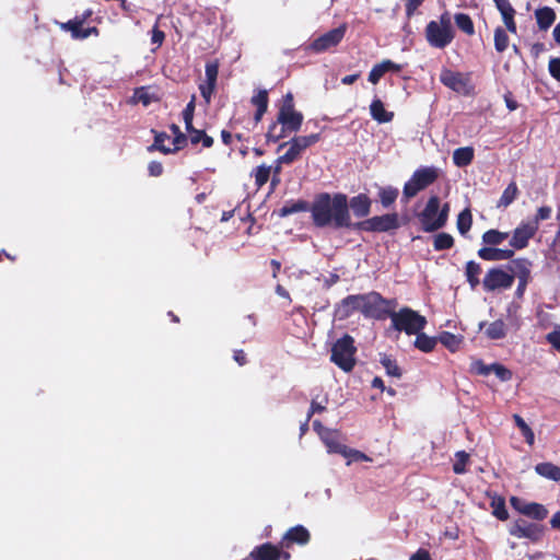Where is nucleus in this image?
I'll return each instance as SVG.
<instances>
[{
	"label": "nucleus",
	"instance_id": "26",
	"mask_svg": "<svg viewBox=\"0 0 560 560\" xmlns=\"http://www.w3.org/2000/svg\"><path fill=\"white\" fill-rule=\"evenodd\" d=\"M65 30L71 32L73 38H86L91 35H97L98 31L96 27H90L86 30L82 28V22H68L62 25Z\"/></svg>",
	"mask_w": 560,
	"mask_h": 560
},
{
	"label": "nucleus",
	"instance_id": "6",
	"mask_svg": "<svg viewBox=\"0 0 560 560\" xmlns=\"http://www.w3.org/2000/svg\"><path fill=\"white\" fill-rule=\"evenodd\" d=\"M439 176L435 167H422L417 170L404 186V196L409 199L420 190L431 185Z\"/></svg>",
	"mask_w": 560,
	"mask_h": 560
},
{
	"label": "nucleus",
	"instance_id": "37",
	"mask_svg": "<svg viewBox=\"0 0 560 560\" xmlns=\"http://www.w3.org/2000/svg\"><path fill=\"white\" fill-rule=\"evenodd\" d=\"M416 340H415V346L423 351V352H430L434 349L435 345H436V339L433 338V337H430L425 334H421L418 332V335H416Z\"/></svg>",
	"mask_w": 560,
	"mask_h": 560
},
{
	"label": "nucleus",
	"instance_id": "53",
	"mask_svg": "<svg viewBox=\"0 0 560 560\" xmlns=\"http://www.w3.org/2000/svg\"><path fill=\"white\" fill-rule=\"evenodd\" d=\"M328 398L326 395H317L313 398L311 404V413L322 412L326 409Z\"/></svg>",
	"mask_w": 560,
	"mask_h": 560
},
{
	"label": "nucleus",
	"instance_id": "9",
	"mask_svg": "<svg viewBox=\"0 0 560 560\" xmlns=\"http://www.w3.org/2000/svg\"><path fill=\"white\" fill-rule=\"evenodd\" d=\"M514 276L502 268L489 269L482 280L483 289L488 292L503 291L513 285Z\"/></svg>",
	"mask_w": 560,
	"mask_h": 560
},
{
	"label": "nucleus",
	"instance_id": "38",
	"mask_svg": "<svg viewBox=\"0 0 560 560\" xmlns=\"http://www.w3.org/2000/svg\"><path fill=\"white\" fill-rule=\"evenodd\" d=\"M454 21L457 27L466 33L467 35H472L475 33V27L471 19L465 13H457L454 16Z\"/></svg>",
	"mask_w": 560,
	"mask_h": 560
},
{
	"label": "nucleus",
	"instance_id": "15",
	"mask_svg": "<svg viewBox=\"0 0 560 560\" xmlns=\"http://www.w3.org/2000/svg\"><path fill=\"white\" fill-rule=\"evenodd\" d=\"M364 230L385 232L398 228L397 214H384L381 217H374L362 224Z\"/></svg>",
	"mask_w": 560,
	"mask_h": 560
},
{
	"label": "nucleus",
	"instance_id": "56",
	"mask_svg": "<svg viewBox=\"0 0 560 560\" xmlns=\"http://www.w3.org/2000/svg\"><path fill=\"white\" fill-rule=\"evenodd\" d=\"M547 340L557 349L560 350V327H556L547 335Z\"/></svg>",
	"mask_w": 560,
	"mask_h": 560
},
{
	"label": "nucleus",
	"instance_id": "16",
	"mask_svg": "<svg viewBox=\"0 0 560 560\" xmlns=\"http://www.w3.org/2000/svg\"><path fill=\"white\" fill-rule=\"evenodd\" d=\"M440 200L438 197H431L422 212V224L425 231H434L441 226H435L440 220Z\"/></svg>",
	"mask_w": 560,
	"mask_h": 560
},
{
	"label": "nucleus",
	"instance_id": "57",
	"mask_svg": "<svg viewBox=\"0 0 560 560\" xmlns=\"http://www.w3.org/2000/svg\"><path fill=\"white\" fill-rule=\"evenodd\" d=\"M550 74L556 78L557 80H560V59L559 58H552L549 61L548 65Z\"/></svg>",
	"mask_w": 560,
	"mask_h": 560
},
{
	"label": "nucleus",
	"instance_id": "49",
	"mask_svg": "<svg viewBox=\"0 0 560 560\" xmlns=\"http://www.w3.org/2000/svg\"><path fill=\"white\" fill-rule=\"evenodd\" d=\"M452 245L453 237L450 234L441 233L434 237V248L436 250L450 248Z\"/></svg>",
	"mask_w": 560,
	"mask_h": 560
},
{
	"label": "nucleus",
	"instance_id": "25",
	"mask_svg": "<svg viewBox=\"0 0 560 560\" xmlns=\"http://www.w3.org/2000/svg\"><path fill=\"white\" fill-rule=\"evenodd\" d=\"M166 140H170V137L166 136L165 133L158 135L155 137L154 144L151 147V149H156V150L167 154V153H172V152L177 151L179 149V147H180V143L183 142V139L177 137L172 142L173 147H166L165 145V141Z\"/></svg>",
	"mask_w": 560,
	"mask_h": 560
},
{
	"label": "nucleus",
	"instance_id": "40",
	"mask_svg": "<svg viewBox=\"0 0 560 560\" xmlns=\"http://www.w3.org/2000/svg\"><path fill=\"white\" fill-rule=\"evenodd\" d=\"M508 233L489 230L482 235V241L489 245H500L508 238Z\"/></svg>",
	"mask_w": 560,
	"mask_h": 560
},
{
	"label": "nucleus",
	"instance_id": "2",
	"mask_svg": "<svg viewBox=\"0 0 560 560\" xmlns=\"http://www.w3.org/2000/svg\"><path fill=\"white\" fill-rule=\"evenodd\" d=\"M302 121L303 115L295 110L293 96L291 93H288L279 109L277 121L269 128L268 138L272 141H278L285 137L288 132H296L300 130Z\"/></svg>",
	"mask_w": 560,
	"mask_h": 560
},
{
	"label": "nucleus",
	"instance_id": "12",
	"mask_svg": "<svg viewBox=\"0 0 560 560\" xmlns=\"http://www.w3.org/2000/svg\"><path fill=\"white\" fill-rule=\"evenodd\" d=\"M346 31V24H342L337 28L330 30L329 32L316 38L312 43L311 48L316 52H323L325 50H328L337 46L342 40Z\"/></svg>",
	"mask_w": 560,
	"mask_h": 560
},
{
	"label": "nucleus",
	"instance_id": "28",
	"mask_svg": "<svg viewBox=\"0 0 560 560\" xmlns=\"http://www.w3.org/2000/svg\"><path fill=\"white\" fill-rule=\"evenodd\" d=\"M510 273H513L514 278L518 280H528L529 277V261L526 259H515L510 266Z\"/></svg>",
	"mask_w": 560,
	"mask_h": 560
},
{
	"label": "nucleus",
	"instance_id": "24",
	"mask_svg": "<svg viewBox=\"0 0 560 560\" xmlns=\"http://www.w3.org/2000/svg\"><path fill=\"white\" fill-rule=\"evenodd\" d=\"M370 113L373 119L378 122H388L393 119L394 114L385 109L381 100L376 98L370 105Z\"/></svg>",
	"mask_w": 560,
	"mask_h": 560
},
{
	"label": "nucleus",
	"instance_id": "39",
	"mask_svg": "<svg viewBox=\"0 0 560 560\" xmlns=\"http://www.w3.org/2000/svg\"><path fill=\"white\" fill-rule=\"evenodd\" d=\"M509 36L502 27L494 30V47L498 52H503L509 47Z\"/></svg>",
	"mask_w": 560,
	"mask_h": 560
},
{
	"label": "nucleus",
	"instance_id": "7",
	"mask_svg": "<svg viewBox=\"0 0 560 560\" xmlns=\"http://www.w3.org/2000/svg\"><path fill=\"white\" fill-rule=\"evenodd\" d=\"M314 431L325 445L328 454H341L345 447V438L339 430L324 427L319 421L313 422Z\"/></svg>",
	"mask_w": 560,
	"mask_h": 560
},
{
	"label": "nucleus",
	"instance_id": "55",
	"mask_svg": "<svg viewBox=\"0 0 560 560\" xmlns=\"http://www.w3.org/2000/svg\"><path fill=\"white\" fill-rule=\"evenodd\" d=\"M305 207H304V203L302 202H294V203H291V205H287L284 207H282L280 210H279V215L280 217H287L291 213H294V212H298L300 210H304Z\"/></svg>",
	"mask_w": 560,
	"mask_h": 560
},
{
	"label": "nucleus",
	"instance_id": "19",
	"mask_svg": "<svg viewBox=\"0 0 560 560\" xmlns=\"http://www.w3.org/2000/svg\"><path fill=\"white\" fill-rule=\"evenodd\" d=\"M281 556L279 549L270 544L257 547L250 552V557L254 560H279Z\"/></svg>",
	"mask_w": 560,
	"mask_h": 560
},
{
	"label": "nucleus",
	"instance_id": "58",
	"mask_svg": "<svg viewBox=\"0 0 560 560\" xmlns=\"http://www.w3.org/2000/svg\"><path fill=\"white\" fill-rule=\"evenodd\" d=\"M164 37L165 36L162 31L158 30L156 27L153 28L151 37L153 44H155L158 47L161 46L164 40Z\"/></svg>",
	"mask_w": 560,
	"mask_h": 560
},
{
	"label": "nucleus",
	"instance_id": "22",
	"mask_svg": "<svg viewBox=\"0 0 560 560\" xmlns=\"http://www.w3.org/2000/svg\"><path fill=\"white\" fill-rule=\"evenodd\" d=\"M535 16L539 28L544 31L548 30L556 20V13L553 9L549 7L537 9L535 11Z\"/></svg>",
	"mask_w": 560,
	"mask_h": 560
},
{
	"label": "nucleus",
	"instance_id": "36",
	"mask_svg": "<svg viewBox=\"0 0 560 560\" xmlns=\"http://www.w3.org/2000/svg\"><path fill=\"white\" fill-rule=\"evenodd\" d=\"M486 335L491 339H500L505 336L506 327L504 322L495 320L490 323L485 330Z\"/></svg>",
	"mask_w": 560,
	"mask_h": 560
},
{
	"label": "nucleus",
	"instance_id": "30",
	"mask_svg": "<svg viewBox=\"0 0 560 560\" xmlns=\"http://www.w3.org/2000/svg\"><path fill=\"white\" fill-rule=\"evenodd\" d=\"M346 459V465L350 466L353 463L359 462H372V458L364 454L363 452L349 447L348 445L345 447L342 453L340 454Z\"/></svg>",
	"mask_w": 560,
	"mask_h": 560
},
{
	"label": "nucleus",
	"instance_id": "64",
	"mask_svg": "<svg viewBox=\"0 0 560 560\" xmlns=\"http://www.w3.org/2000/svg\"><path fill=\"white\" fill-rule=\"evenodd\" d=\"M550 525L553 528L560 529V511L552 515V517L550 520Z\"/></svg>",
	"mask_w": 560,
	"mask_h": 560
},
{
	"label": "nucleus",
	"instance_id": "20",
	"mask_svg": "<svg viewBox=\"0 0 560 560\" xmlns=\"http://www.w3.org/2000/svg\"><path fill=\"white\" fill-rule=\"evenodd\" d=\"M349 207L355 217L363 218L370 213L371 201L365 195H359L351 199Z\"/></svg>",
	"mask_w": 560,
	"mask_h": 560
},
{
	"label": "nucleus",
	"instance_id": "4",
	"mask_svg": "<svg viewBox=\"0 0 560 560\" xmlns=\"http://www.w3.org/2000/svg\"><path fill=\"white\" fill-rule=\"evenodd\" d=\"M390 319L396 330L405 331L407 335H418L427 324L424 316L408 307L393 312Z\"/></svg>",
	"mask_w": 560,
	"mask_h": 560
},
{
	"label": "nucleus",
	"instance_id": "33",
	"mask_svg": "<svg viewBox=\"0 0 560 560\" xmlns=\"http://www.w3.org/2000/svg\"><path fill=\"white\" fill-rule=\"evenodd\" d=\"M481 272L480 265L475 261H468L466 265V279L470 285L471 289H476V287L479 284V275Z\"/></svg>",
	"mask_w": 560,
	"mask_h": 560
},
{
	"label": "nucleus",
	"instance_id": "51",
	"mask_svg": "<svg viewBox=\"0 0 560 560\" xmlns=\"http://www.w3.org/2000/svg\"><path fill=\"white\" fill-rule=\"evenodd\" d=\"M551 214H552L551 207L542 206V207H539L537 209L535 217L532 220H528V221L529 222H536L537 223V229H539V223L541 221L550 219Z\"/></svg>",
	"mask_w": 560,
	"mask_h": 560
},
{
	"label": "nucleus",
	"instance_id": "35",
	"mask_svg": "<svg viewBox=\"0 0 560 560\" xmlns=\"http://www.w3.org/2000/svg\"><path fill=\"white\" fill-rule=\"evenodd\" d=\"M253 104L257 107L255 115L256 120H260L268 106V94L267 91L261 90L252 98Z\"/></svg>",
	"mask_w": 560,
	"mask_h": 560
},
{
	"label": "nucleus",
	"instance_id": "63",
	"mask_svg": "<svg viewBox=\"0 0 560 560\" xmlns=\"http://www.w3.org/2000/svg\"><path fill=\"white\" fill-rule=\"evenodd\" d=\"M499 12L513 8L509 0H493Z\"/></svg>",
	"mask_w": 560,
	"mask_h": 560
},
{
	"label": "nucleus",
	"instance_id": "34",
	"mask_svg": "<svg viewBox=\"0 0 560 560\" xmlns=\"http://www.w3.org/2000/svg\"><path fill=\"white\" fill-rule=\"evenodd\" d=\"M440 342L452 352H455L459 349L463 338L460 336H456L448 331H444L439 337Z\"/></svg>",
	"mask_w": 560,
	"mask_h": 560
},
{
	"label": "nucleus",
	"instance_id": "5",
	"mask_svg": "<svg viewBox=\"0 0 560 560\" xmlns=\"http://www.w3.org/2000/svg\"><path fill=\"white\" fill-rule=\"evenodd\" d=\"M354 352L353 339L350 336H345L334 345L331 360L340 369L348 372L354 365Z\"/></svg>",
	"mask_w": 560,
	"mask_h": 560
},
{
	"label": "nucleus",
	"instance_id": "48",
	"mask_svg": "<svg viewBox=\"0 0 560 560\" xmlns=\"http://www.w3.org/2000/svg\"><path fill=\"white\" fill-rule=\"evenodd\" d=\"M469 460V455L464 452H457L455 454V463L453 465V470L455 474H464L466 471L465 467Z\"/></svg>",
	"mask_w": 560,
	"mask_h": 560
},
{
	"label": "nucleus",
	"instance_id": "52",
	"mask_svg": "<svg viewBox=\"0 0 560 560\" xmlns=\"http://www.w3.org/2000/svg\"><path fill=\"white\" fill-rule=\"evenodd\" d=\"M132 101L135 103H142L144 106H148L152 101V95L145 88H140L135 91Z\"/></svg>",
	"mask_w": 560,
	"mask_h": 560
},
{
	"label": "nucleus",
	"instance_id": "62",
	"mask_svg": "<svg viewBox=\"0 0 560 560\" xmlns=\"http://www.w3.org/2000/svg\"><path fill=\"white\" fill-rule=\"evenodd\" d=\"M409 560H431V558L427 550L420 549Z\"/></svg>",
	"mask_w": 560,
	"mask_h": 560
},
{
	"label": "nucleus",
	"instance_id": "14",
	"mask_svg": "<svg viewBox=\"0 0 560 560\" xmlns=\"http://www.w3.org/2000/svg\"><path fill=\"white\" fill-rule=\"evenodd\" d=\"M218 73L219 65L217 62H208L206 65V79L199 85V90L207 104L211 102V96L215 90Z\"/></svg>",
	"mask_w": 560,
	"mask_h": 560
},
{
	"label": "nucleus",
	"instance_id": "44",
	"mask_svg": "<svg viewBox=\"0 0 560 560\" xmlns=\"http://www.w3.org/2000/svg\"><path fill=\"white\" fill-rule=\"evenodd\" d=\"M271 170V166H267L265 164L259 165L258 167L255 168L253 175L255 177V183L258 187L264 186L268 182Z\"/></svg>",
	"mask_w": 560,
	"mask_h": 560
},
{
	"label": "nucleus",
	"instance_id": "59",
	"mask_svg": "<svg viewBox=\"0 0 560 560\" xmlns=\"http://www.w3.org/2000/svg\"><path fill=\"white\" fill-rule=\"evenodd\" d=\"M148 168H149L150 175H152V176H160L162 174V172H163L162 164L159 163V162H155V161L151 162L149 164Z\"/></svg>",
	"mask_w": 560,
	"mask_h": 560
},
{
	"label": "nucleus",
	"instance_id": "17",
	"mask_svg": "<svg viewBox=\"0 0 560 560\" xmlns=\"http://www.w3.org/2000/svg\"><path fill=\"white\" fill-rule=\"evenodd\" d=\"M440 80L444 85H446L447 88H450L458 93L467 92L466 78L459 72H454V71L444 69L441 72Z\"/></svg>",
	"mask_w": 560,
	"mask_h": 560
},
{
	"label": "nucleus",
	"instance_id": "31",
	"mask_svg": "<svg viewBox=\"0 0 560 560\" xmlns=\"http://www.w3.org/2000/svg\"><path fill=\"white\" fill-rule=\"evenodd\" d=\"M518 196V188L514 182H511L503 190L497 207L508 208Z\"/></svg>",
	"mask_w": 560,
	"mask_h": 560
},
{
	"label": "nucleus",
	"instance_id": "41",
	"mask_svg": "<svg viewBox=\"0 0 560 560\" xmlns=\"http://www.w3.org/2000/svg\"><path fill=\"white\" fill-rule=\"evenodd\" d=\"M189 139L192 143L202 142L205 148H209L212 145L213 140L211 137L207 136L203 131L197 130L194 127H190V130H187Z\"/></svg>",
	"mask_w": 560,
	"mask_h": 560
},
{
	"label": "nucleus",
	"instance_id": "29",
	"mask_svg": "<svg viewBox=\"0 0 560 560\" xmlns=\"http://www.w3.org/2000/svg\"><path fill=\"white\" fill-rule=\"evenodd\" d=\"M490 506L492 509V514L500 521H506L509 518V513L505 508V500L501 495L493 494L491 495Z\"/></svg>",
	"mask_w": 560,
	"mask_h": 560
},
{
	"label": "nucleus",
	"instance_id": "47",
	"mask_svg": "<svg viewBox=\"0 0 560 560\" xmlns=\"http://www.w3.org/2000/svg\"><path fill=\"white\" fill-rule=\"evenodd\" d=\"M381 363L384 366L387 375H389L392 377H396V378H399L401 376V372H400L399 366L390 358L384 355L381 359Z\"/></svg>",
	"mask_w": 560,
	"mask_h": 560
},
{
	"label": "nucleus",
	"instance_id": "43",
	"mask_svg": "<svg viewBox=\"0 0 560 560\" xmlns=\"http://www.w3.org/2000/svg\"><path fill=\"white\" fill-rule=\"evenodd\" d=\"M513 419H514L516 425L518 427V429L521 430V432H522L523 436L525 438L526 442L529 445H533L534 442H535V434H534L533 430L523 420V418H521L518 415H514Z\"/></svg>",
	"mask_w": 560,
	"mask_h": 560
},
{
	"label": "nucleus",
	"instance_id": "60",
	"mask_svg": "<svg viewBox=\"0 0 560 560\" xmlns=\"http://www.w3.org/2000/svg\"><path fill=\"white\" fill-rule=\"evenodd\" d=\"M448 211H450V206L448 203H445L442 208V210L440 211L439 215H440V220L439 222L435 224V226H443L447 220V215H448Z\"/></svg>",
	"mask_w": 560,
	"mask_h": 560
},
{
	"label": "nucleus",
	"instance_id": "13",
	"mask_svg": "<svg viewBox=\"0 0 560 560\" xmlns=\"http://www.w3.org/2000/svg\"><path fill=\"white\" fill-rule=\"evenodd\" d=\"M510 503L518 513L537 521H541L548 515L547 509L542 504L536 502H526L521 498L512 497L510 499Z\"/></svg>",
	"mask_w": 560,
	"mask_h": 560
},
{
	"label": "nucleus",
	"instance_id": "3",
	"mask_svg": "<svg viewBox=\"0 0 560 560\" xmlns=\"http://www.w3.org/2000/svg\"><path fill=\"white\" fill-rule=\"evenodd\" d=\"M455 31L452 24V16L448 12L443 13L438 20L428 23L425 38L434 48H444L454 39Z\"/></svg>",
	"mask_w": 560,
	"mask_h": 560
},
{
	"label": "nucleus",
	"instance_id": "50",
	"mask_svg": "<svg viewBox=\"0 0 560 560\" xmlns=\"http://www.w3.org/2000/svg\"><path fill=\"white\" fill-rule=\"evenodd\" d=\"M491 373H493L499 380L506 382L512 378V373L505 366L499 363L491 364Z\"/></svg>",
	"mask_w": 560,
	"mask_h": 560
},
{
	"label": "nucleus",
	"instance_id": "42",
	"mask_svg": "<svg viewBox=\"0 0 560 560\" xmlns=\"http://www.w3.org/2000/svg\"><path fill=\"white\" fill-rule=\"evenodd\" d=\"M472 218L469 209L463 210L457 218V229L460 234L465 235L471 226Z\"/></svg>",
	"mask_w": 560,
	"mask_h": 560
},
{
	"label": "nucleus",
	"instance_id": "27",
	"mask_svg": "<svg viewBox=\"0 0 560 560\" xmlns=\"http://www.w3.org/2000/svg\"><path fill=\"white\" fill-rule=\"evenodd\" d=\"M535 471L544 478L560 481V467L552 463H540L535 466Z\"/></svg>",
	"mask_w": 560,
	"mask_h": 560
},
{
	"label": "nucleus",
	"instance_id": "21",
	"mask_svg": "<svg viewBox=\"0 0 560 560\" xmlns=\"http://www.w3.org/2000/svg\"><path fill=\"white\" fill-rule=\"evenodd\" d=\"M399 69V66L395 65L390 60H384L372 68L369 74V81L373 84H376L386 72L392 70L398 71Z\"/></svg>",
	"mask_w": 560,
	"mask_h": 560
},
{
	"label": "nucleus",
	"instance_id": "46",
	"mask_svg": "<svg viewBox=\"0 0 560 560\" xmlns=\"http://www.w3.org/2000/svg\"><path fill=\"white\" fill-rule=\"evenodd\" d=\"M378 196L383 206L388 207L396 200L398 190L393 187H383L380 189Z\"/></svg>",
	"mask_w": 560,
	"mask_h": 560
},
{
	"label": "nucleus",
	"instance_id": "1",
	"mask_svg": "<svg viewBox=\"0 0 560 560\" xmlns=\"http://www.w3.org/2000/svg\"><path fill=\"white\" fill-rule=\"evenodd\" d=\"M312 218L317 226H350V213L347 197L342 194L319 195L311 207Z\"/></svg>",
	"mask_w": 560,
	"mask_h": 560
},
{
	"label": "nucleus",
	"instance_id": "18",
	"mask_svg": "<svg viewBox=\"0 0 560 560\" xmlns=\"http://www.w3.org/2000/svg\"><path fill=\"white\" fill-rule=\"evenodd\" d=\"M480 258L489 261L508 260L513 257L514 252L512 249H503L495 247H483L478 252Z\"/></svg>",
	"mask_w": 560,
	"mask_h": 560
},
{
	"label": "nucleus",
	"instance_id": "23",
	"mask_svg": "<svg viewBox=\"0 0 560 560\" xmlns=\"http://www.w3.org/2000/svg\"><path fill=\"white\" fill-rule=\"evenodd\" d=\"M475 156V150L472 147H462L453 152V162L458 167L469 165Z\"/></svg>",
	"mask_w": 560,
	"mask_h": 560
},
{
	"label": "nucleus",
	"instance_id": "8",
	"mask_svg": "<svg viewBox=\"0 0 560 560\" xmlns=\"http://www.w3.org/2000/svg\"><path fill=\"white\" fill-rule=\"evenodd\" d=\"M319 140V135L313 133L308 136H300L291 141L281 144L280 148L288 147L284 154L278 158V164H290L295 161L300 154L308 147L315 144Z\"/></svg>",
	"mask_w": 560,
	"mask_h": 560
},
{
	"label": "nucleus",
	"instance_id": "54",
	"mask_svg": "<svg viewBox=\"0 0 560 560\" xmlns=\"http://www.w3.org/2000/svg\"><path fill=\"white\" fill-rule=\"evenodd\" d=\"M471 371L479 375H489L491 373V364L487 365L481 360H475L471 363Z\"/></svg>",
	"mask_w": 560,
	"mask_h": 560
},
{
	"label": "nucleus",
	"instance_id": "32",
	"mask_svg": "<svg viewBox=\"0 0 560 560\" xmlns=\"http://www.w3.org/2000/svg\"><path fill=\"white\" fill-rule=\"evenodd\" d=\"M310 539V534L303 526H295L287 532L284 540L298 544H306Z\"/></svg>",
	"mask_w": 560,
	"mask_h": 560
},
{
	"label": "nucleus",
	"instance_id": "10",
	"mask_svg": "<svg viewBox=\"0 0 560 560\" xmlns=\"http://www.w3.org/2000/svg\"><path fill=\"white\" fill-rule=\"evenodd\" d=\"M509 533L516 538H526L532 541H538L544 535V528L538 524L529 523L523 518H517L510 525Z\"/></svg>",
	"mask_w": 560,
	"mask_h": 560
},
{
	"label": "nucleus",
	"instance_id": "61",
	"mask_svg": "<svg viewBox=\"0 0 560 560\" xmlns=\"http://www.w3.org/2000/svg\"><path fill=\"white\" fill-rule=\"evenodd\" d=\"M363 300L362 296H349L343 301V306H360Z\"/></svg>",
	"mask_w": 560,
	"mask_h": 560
},
{
	"label": "nucleus",
	"instance_id": "11",
	"mask_svg": "<svg viewBox=\"0 0 560 560\" xmlns=\"http://www.w3.org/2000/svg\"><path fill=\"white\" fill-rule=\"evenodd\" d=\"M538 229L536 222H521L512 233L510 245L515 249L525 248L528 245L529 240L534 237Z\"/></svg>",
	"mask_w": 560,
	"mask_h": 560
},
{
	"label": "nucleus",
	"instance_id": "45",
	"mask_svg": "<svg viewBox=\"0 0 560 560\" xmlns=\"http://www.w3.org/2000/svg\"><path fill=\"white\" fill-rule=\"evenodd\" d=\"M500 14H501L502 21H503L506 30L512 34H516L517 26H516V23L514 20L515 10L513 8H511L505 11H501Z\"/></svg>",
	"mask_w": 560,
	"mask_h": 560
}]
</instances>
